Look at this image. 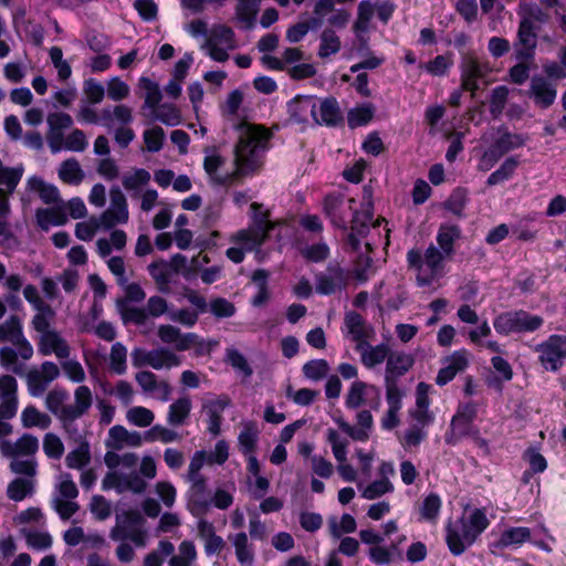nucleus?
I'll list each match as a JSON object with an SVG mask.
<instances>
[{
    "label": "nucleus",
    "instance_id": "nucleus-21",
    "mask_svg": "<svg viewBox=\"0 0 566 566\" xmlns=\"http://www.w3.org/2000/svg\"><path fill=\"white\" fill-rule=\"evenodd\" d=\"M518 40L514 44L515 57L518 61L533 59L537 44V35L534 23L525 18L521 21L517 33Z\"/></svg>",
    "mask_w": 566,
    "mask_h": 566
},
{
    "label": "nucleus",
    "instance_id": "nucleus-43",
    "mask_svg": "<svg viewBox=\"0 0 566 566\" xmlns=\"http://www.w3.org/2000/svg\"><path fill=\"white\" fill-rule=\"evenodd\" d=\"M317 124L335 125L342 119V111L334 97L317 101Z\"/></svg>",
    "mask_w": 566,
    "mask_h": 566
},
{
    "label": "nucleus",
    "instance_id": "nucleus-49",
    "mask_svg": "<svg viewBox=\"0 0 566 566\" xmlns=\"http://www.w3.org/2000/svg\"><path fill=\"white\" fill-rule=\"evenodd\" d=\"M198 557L197 548L193 542L182 541L178 546V552L168 562L169 566H195Z\"/></svg>",
    "mask_w": 566,
    "mask_h": 566
},
{
    "label": "nucleus",
    "instance_id": "nucleus-19",
    "mask_svg": "<svg viewBox=\"0 0 566 566\" xmlns=\"http://www.w3.org/2000/svg\"><path fill=\"white\" fill-rule=\"evenodd\" d=\"M231 406L228 395H209L202 400L201 410L208 420V431L218 436L221 429L222 415Z\"/></svg>",
    "mask_w": 566,
    "mask_h": 566
},
{
    "label": "nucleus",
    "instance_id": "nucleus-60",
    "mask_svg": "<svg viewBox=\"0 0 566 566\" xmlns=\"http://www.w3.org/2000/svg\"><path fill=\"white\" fill-rule=\"evenodd\" d=\"M356 527V520L347 513L343 514L339 521L336 517L328 520L329 533L334 538H340L343 534L353 533Z\"/></svg>",
    "mask_w": 566,
    "mask_h": 566
},
{
    "label": "nucleus",
    "instance_id": "nucleus-12",
    "mask_svg": "<svg viewBox=\"0 0 566 566\" xmlns=\"http://www.w3.org/2000/svg\"><path fill=\"white\" fill-rule=\"evenodd\" d=\"M0 343H11L19 348L20 358L29 360L33 356V347L23 333V317L18 313L11 314L0 323Z\"/></svg>",
    "mask_w": 566,
    "mask_h": 566
},
{
    "label": "nucleus",
    "instance_id": "nucleus-8",
    "mask_svg": "<svg viewBox=\"0 0 566 566\" xmlns=\"http://www.w3.org/2000/svg\"><path fill=\"white\" fill-rule=\"evenodd\" d=\"M252 209V224L248 229H242L231 237V242L242 243L245 250H254L259 248L265 240L269 231L273 224L269 220L268 211L262 209V206L253 202Z\"/></svg>",
    "mask_w": 566,
    "mask_h": 566
},
{
    "label": "nucleus",
    "instance_id": "nucleus-52",
    "mask_svg": "<svg viewBox=\"0 0 566 566\" xmlns=\"http://www.w3.org/2000/svg\"><path fill=\"white\" fill-rule=\"evenodd\" d=\"M340 49V38L333 29H325L319 36L318 56L322 59L329 57L338 53Z\"/></svg>",
    "mask_w": 566,
    "mask_h": 566
},
{
    "label": "nucleus",
    "instance_id": "nucleus-64",
    "mask_svg": "<svg viewBox=\"0 0 566 566\" xmlns=\"http://www.w3.org/2000/svg\"><path fill=\"white\" fill-rule=\"evenodd\" d=\"M126 420L133 426L145 428L154 422L155 413L146 407L136 406L127 410Z\"/></svg>",
    "mask_w": 566,
    "mask_h": 566
},
{
    "label": "nucleus",
    "instance_id": "nucleus-27",
    "mask_svg": "<svg viewBox=\"0 0 566 566\" xmlns=\"http://www.w3.org/2000/svg\"><path fill=\"white\" fill-rule=\"evenodd\" d=\"M133 120V109L125 104L106 106L101 111L99 115L101 125L108 129L129 125Z\"/></svg>",
    "mask_w": 566,
    "mask_h": 566
},
{
    "label": "nucleus",
    "instance_id": "nucleus-56",
    "mask_svg": "<svg viewBox=\"0 0 566 566\" xmlns=\"http://www.w3.org/2000/svg\"><path fill=\"white\" fill-rule=\"evenodd\" d=\"M23 171L24 169L22 166H0V186L2 187L1 189L4 191V193L10 195L15 190L22 178Z\"/></svg>",
    "mask_w": 566,
    "mask_h": 566
},
{
    "label": "nucleus",
    "instance_id": "nucleus-16",
    "mask_svg": "<svg viewBox=\"0 0 566 566\" xmlns=\"http://www.w3.org/2000/svg\"><path fill=\"white\" fill-rule=\"evenodd\" d=\"M60 375V367L49 360L43 361L38 368L30 369L25 377L29 395L34 398L41 397L50 384L56 380Z\"/></svg>",
    "mask_w": 566,
    "mask_h": 566
},
{
    "label": "nucleus",
    "instance_id": "nucleus-41",
    "mask_svg": "<svg viewBox=\"0 0 566 566\" xmlns=\"http://www.w3.org/2000/svg\"><path fill=\"white\" fill-rule=\"evenodd\" d=\"M461 230L455 224H441L437 234L439 250L451 258L454 253V242L460 238Z\"/></svg>",
    "mask_w": 566,
    "mask_h": 566
},
{
    "label": "nucleus",
    "instance_id": "nucleus-32",
    "mask_svg": "<svg viewBox=\"0 0 566 566\" xmlns=\"http://www.w3.org/2000/svg\"><path fill=\"white\" fill-rule=\"evenodd\" d=\"M157 334L164 344L174 345L179 352L189 349L190 344L197 339L195 333L182 334L178 327L169 324L159 325Z\"/></svg>",
    "mask_w": 566,
    "mask_h": 566
},
{
    "label": "nucleus",
    "instance_id": "nucleus-36",
    "mask_svg": "<svg viewBox=\"0 0 566 566\" xmlns=\"http://www.w3.org/2000/svg\"><path fill=\"white\" fill-rule=\"evenodd\" d=\"M38 226L48 231L51 227L63 226L67 222L69 217L61 205L46 209H39L35 213Z\"/></svg>",
    "mask_w": 566,
    "mask_h": 566
},
{
    "label": "nucleus",
    "instance_id": "nucleus-38",
    "mask_svg": "<svg viewBox=\"0 0 566 566\" xmlns=\"http://www.w3.org/2000/svg\"><path fill=\"white\" fill-rule=\"evenodd\" d=\"M20 421L23 428H39L41 430L48 429L52 423L51 417L33 405L27 406L21 411Z\"/></svg>",
    "mask_w": 566,
    "mask_h": 566
},
{
    "label": "nucleus",
    "instance_id": "nucleus-24",
    "mask_svg": "<svg viewBox=\"0 0 566 566\" xmlns=\"http://www.w3.org/2000/svg\"><path fill=\"white\" fill-rule=\"evenodd\" d=\"M224 164V158L218 153L216 148H206L203 158V168L209 176L211 182L216 185L231 184L234 179L243 175H237L235 170L232 174L221 175L220 167Z\"/></svg>",
    "mask_w": 566,
    "mask_h": 566
},
{
    "label": "nucleus",
    "instance_id": "nucleus-40",
    "mask_svg": "<svg viewBox=\"0 0 566 566\" xmlns=\"http://www.w3.org/2000/svg\"><path fill=\"white\" fill-rule=\"evenodd\" d=\"M57 175L64 184L72 186H78L85 178V172L76 158H69L62 161L59 166Z\"/></svg>",
    "mask_w": 566,
    "mask_h": 566
},
{
    "label": "nucleus",
    "instance_id": "nucleus-39",
    "mask_svg": "<svg viewBox=\"0 0 566 566\" xmlns=\"http://www.w3.org/2000/svg\"><path fill=\"white\" fill-rule=\"evenodd\" d=\"M229 541L234 547L238 562L241 565H251L254 560V548L248 535L244 532H240L230 535Z\"/></svg>",
    "mask_w": 566,
    "mask_h": 566
},
{
    "label": "nucleus",
    "instance_id": "nucleus-61",
    "mask_svg": "<svg viewBox=\"0 0 566 566\" xmlns=\"http://www.w3.org/2000/svg\"><path fill=\"white\" fill-rule=\"evenodd\" d=\"M181 437L177 431L166 428L161 424L153 426L144 434V440L147 442L159 441L161 443H171L179 441Z\"/></svg>",
    "mask_w": 566,
    "mask_h": 566
},
{
    "label": "nucleus",
    "instance_id": "nucleus-6",
    "mask_svg": "<svg viewBox=\"0 0 566 566\" xmlns=\"http://www.w3.org/2000/svg\"><path fill=\"white\" fill-rule=\"evenodd\" d=\"M1 454L10 458V470L14 474L35 476L38 462L35 453L39 450V440L36 437L24 433L17 441L2 443Z\"/></svg>",
    "mask_w": 566,
    "mask_h": 566
},
{
    "label": "nucleus",
    "instance_id": "nucleus-48",
    "mask_svg": "<svg viewBox=\"0 0 566 566\" xmlns=\"http://www.w3.org/2000/svg\"><path fill=\"white\" fill-rule=\"evenodd\" d=\"M28 185L31 190H34L39 193L41 200L44 203H57L61 202L60 191L53 186L45 184L42 178L33 176L28 179Z\"/></svg>",
    "mask_w": 566,
    "mask_h": 566
},
{
    "label": "nucleus",
    "instance_id": "nucleus-17",
    "mask_svg": "<svg viewBox=\"0 0 566 566\" xmlns=\"http://www.w3.org/2000/svg\"><path fill=\"white\" fill-rule=\"evenodd\" d=\"M104 223V230H111L117 224H125L129 219L126 197L117 187L111 189V202L108 208L99 216Z\"/></svg>",
    "mask_w": 566,
    "mask_h": 566
},
{
    "label": "nucleus",
    "instance_id": "nucleus-47",
    "mask_svg": "<svg viewBox=\"0 0 566 566\" xmlns=\"http://www.w3.org/2000/svg\"><path fill=\"white\" fill-rule=\"evenodd\" d=\"M150 179L151 176L146 169L137 168L126 174L122 184L127 191L133 192L132 197L135 198L144 191L143 188L149 184Z\"/></svg>",
    "mask_w": 566,
    "mask_h": 566
},
{
    "label": "nucleus",
    "instance_id": "nucleus-34",
    "mask_svg": "<svg viewBox=\"0 0 566 566\" xmlns=\"http://www.w3.org/2000/svg\"><path fill=\"white\" fill-rule=\"evenodd\" d=\"M345 327L347 336L356 342V344L367 342L373 334V328L368 326L361 315L356 312L346 314Z\"/></svg>",
    "mask_w": 566,
    "mask_h": 566
},
{
    "label": "nucleus",
    "instance_id": "nucleus-18",
    "mask_svg": "<svg viewBox=\"0 0 566 566\" xmlns=\"http://www.w3.org/2000/svg\"><path fill=\"white\" fill-rule=\"evenodd\" d=\"M69 392L64 388H53L45 396V408L56 417L66 433L73 434L71 415L69 412Z\"/></svg>",
    "mask_w": 566,
    "mask_h": 566
},
{
    "label": "nucleus",
    "instance_id": "nucleus-11",
    "mask_svg": "<svg viewBox=\"0 0 566 566\" xmlns=\"http://www.w3.org/2000/svg\"><path fill=\"white\" fill-rule=\"evenodd\" d=\"M461 90L471 92L472 95L479 90V83H488V76L492 72L488 61L480 60L473 53H465L459 65Z\"/></svg>",
    "mask_w": 566,
    "mask_h": 566
},
{
    "label": "nucleus",
    "instance_id": "nucleus-46",
    "mask_svg": "<svg viewBox=\"0 0 566 566\" xmlns=\"http://www.w3.org/2000/svg\"><path fill=\"white\" fill-rule=\"evenodd\" d=\"M357 488L360 492L361 497L369 501L379 499L395 491L392 482L387 479H378L366 485L363 483H358Z\"/></svg>",
    "mask_w": 566,
    "mask_h": 566
},
{
    "label": "nucleus",
    "instance_id": "nucleus-54",
    "mask_svg": "<svg viewBox=\"0 0 566 566\" xmlns=\"http://www.w3.org/2000/svg\"><path fill=\"white\" fill-rule=\"evenodd\" d=\"M91 462V450L87 442H81L65 457V464L70 469L83 470Z\"/></svg>",
    "mask_w": 566,
    "mask_h": 566
},
{
    "label": "nucleus",
    "instance_id": "nucleus-42",
    "mask_svg": "<svg viewBox=\"0 0 566 566\" xmlns=\"http://www.w3.org/2000/svg\"><path fill=\"white\" fill-rule=\"evenodd\" d=\"M368 391L377 392V388L364 381H354L346 395L345 406L347 409H358L366 403Z\"/></svg>",
    "mask_w": 566,
    "mask_h": 566
},
{
    "label": "nucleus",
    "instance_id": "nucleus-30",
    "mask_svg": "<svg viewBox=\"0 0 566 566\" xmlns=\"http://www.w3.org/2000/svg\"><path fill=\"white\" fill-rule=\"evenodd\" d=\"M355 349L360 355V361L367 369H374L387 360L390 348L387 344L370 345L367 342L356 344Z\"/></svg>",
    "mask_w": 566,
    "mask_h": 566
},
{
    "label": "nucleus",
    "instance_id": "nucleus-14",
    "mask_svg": "<svg viewBox=\"0 0 566 566\" xmlns=\"http://www.w3.org/2000/svg\"><path fill=\"white\" fill-rule=\"evenodd\" d=\"M355 199H346L340 195H329L325 198L324 210L332 222L338 228H345L350 220L353 229L358 223V214L355 212Z\"/></svg>",
    "mask_w": 566,
    "mask_h": 566
},
{
    "label": "nucleus",
    "instance_id": "nucleus-29",
    "mask_svg": "<svg viewBox=\"0 0 566 566\" xmlns=\"http://www.w3.org/2000/svg\"><path fill=\"white\" fill-rule=\"evenodd\" d=\"M93 391L86 385H78L73 392V403L69 405L73 433L76 432L74 422L88 412L93 406Z\"/></svg>",
    "mask_w": 566,
    "mask_h": 566
},
{
    "label": "nucleus",
    "instance_id": "nucleus-10",
    "mask_svg": "<svg viewBox=\"0 0 566 566\" xmlns=\"http://www.w3.org/2000/svg\"><path fill=\"white\" fill-rule=\"evenodd\" d=\"M235 34L227 25H214L207 35L201 50L213 61L223 63L229 60V52L237 49Z\"/></svg>",
    "mask_w": 566,
    "mask_h": 566
},
{
    "label": "nucleus",
    "instance_id": "nucleus-20",
    "mask_svg": "<svg viewBox=\"0 0 566 566\" xmlns=\"http://www.w3.org/2000/svg\"><path fill=\"white\" fill-rule=\"evenodd\" d=\"M135 380L145 395L153 397L161 402L170 399L172 388L167 380H158L157 375L151 371L143 370L135 375Z\"/></svg>",
    "mask_w": 566,
    "mask_h": 566
},
{
    "label": "nucleus",
    "instance_id": "nucleus-5",
    "mask_svg": "<svg viewBox=\"0 0 566 566\" xmlns=\"http://www.w3.org/2000/svg\"><path fill=\"white\" fill-rule=\"evenodd\" d=\"M450 259L447 254L430 244L424 253L418 249H411L407 252L408 266L416 271V280L419 286L431 285L441 277L444 272V262Z\"/></svg>",
    "mask_w": 566,
    "mask_h": 566
},
{
    "label": "nucleus",
    "instance_id": "nucleus-35",
    "mask_svg": "<svg viewBox=\"0 0 566 566\" xmlns=\"http://www.w3.org/2000/svg\"><path fill=\"white\" fill-rule=\"evenodd\" d=\"M187 480L190 483V489L188 491L189 504L192 506V509L198 511L207 510L210 505V500L207 494L206 478H187Z\"/></svg>",
    "mask_w": 566,
    "mask_h": 566
},
{
    "label": "nucleus",
    "instance_id": "nucleus-55",
    "mask_svg": "<svg viewBox=\"0 0 566 566\" xmlns=\"http://www.w3.org/2000/svg\"><path fill=\"white\" fill-rule=\"evenodd\" d=\"M530 541L531 530L528 527H510L501 534L497 546L504 548L512 545H522Z\"/></svg>",
    "mask_w": 566,
    "mask_h": 566
},
{
    "label": "nucleus",
    "instance_id": "nucleus-26",
    "mask_svg": "<svg viewBox=\"0 0 566 566\" xmlns=\"http://www.w3.org/2000/svg\"><path fill=\"white\" fill-rule=\"evenodd\" d=\"M338 427L355 441H366L370 436L374 419L368 410H361L356 415L357 426H352L343 419L336 420Z\"/></svg>",
    "mask_w": 566,
    "mask_h": 566
},
{
    "label": "nucleus",
    "instance_id": "nucleus-23",
    "mask_svg": "<svg viewBox=\"0 0 566 566\" xmlns=\"http://www.w3.org/2000/svg\"><path fill=\"white\" fill-rule=\"evenodd\" d=\"M443 367L439 370L436 382L439 386H444L450 382L459 373L467 369L469 366V353L465 349L453 352L443 360Z\"/></svg>",
    "mask_w": 566,
    "mask_h": 566
},
{
    "label": "nucleus",
    "instance_id": "nucleus-37",
    "mask_svg": "<svg viewBox=\"0 0 566 566\" xmlns=\"http://www.w3.org/2000/svg\"><path fill=\"white\" fill-rule=\"evenodd\" d=\"M192 402L190 397L184 396L175 400L168 408L167 423L171 427L184 426L190 416Z\"/></svg>",
    "mask_w": 566,
    "mask_h": 566
},
{
    "label": "nucleus",
    "instance_id": "nucleus-1",
    "mask_svg": "<svg viewBox=\"0 0 566 566\" xmlns=\"http://www.w3.org/2000/svg\"><path fill=\"white\" fill-rule=\"evenodd\" d=\"M238 142L234 147L235 174L248 176L263 164L264 154L270 149L272 134L261 125L242 123L237 127Z\"/></svg>",
    "mask_w": 566,
    "mask_h": 566
},
{
    "label": "nucleus",
    "instance_id": "nucleus-4",
    "mask_svg": "<svg viewBox=\"0 0 566 566\" xmlns=\"http://www.w3.org/2000/svg\"><path fill=\"white\" fill-rule=\"evenodd\" d=\"M490 521L482 509L465 510L446 527V543L454 556L463 554L489 527Z\"/></svg>",
    "mask_w": 566,
    "mask_h": 566
},
{
    "label": "nucleus",
    "instance_id": "nucleus-57",
    "mask_svg": "<svg viewBox=\"0 0 566 566\" xmlns=\"http://www.w3.org/2000/svg\"><path fill=\"white\" fill-rule=\"evenodd\" d=\"M151 119L167 126H177L181 122V114L175 105L161 104L151 112Z\"/></svg>",
    "mask_w": 566,
    "mask_h": 566
},
{
    "label": "nucleus",
    "instance_id": "nucleus-7",
    "mask_svg": "<svg viewBox=\"0 0 566 566\" xmlns=\"http://www.w3.org/2000/svg\"><path fill=\"white\" fill-rule=\"evenodd\" d=\"M395 11V6L389 1L361 0L357 6L356 19L353 23V32L357 42L359 43V52L368 51V33L371 30V21L375 14L382 23H387Z\"/></svg>",
    "mask_w": 566,
    "mask_h": 566
},
{
    "label": "nucleus",
    "instance_id": "nucleus-33",
    "mask_svg": "<svg viewBox=\"0 0 566 566\" xmlns=\"http://www.w3.org/2000/svg\"><path fill=\"white\" fill-rule=\"evenodd\" d=\"M412 355L403 352L390 353L386 360L385 380H397L403 376L413 365Z\"/></svg>",
    "mask_w": 566,
    "mask_h": 566
},
{
    "label": "nucleus",
    "instance_id": "nucleus-28",
    "mask_svg": "<svg viewBox=\"0 0 566 566\" xmlns=\"http://www.w3.org/2000/svg\"><path fill=\"white\" fill-rule=\"evenodd\" d=\"M316 292L329 295L346 286V275L340 268H328L326 272L315 277Z\"/></svg>",
    "mask_w": 566,
    "mask_h": 566
},
{
    "label": "nucleus",
    "instance_id": "nucleus-3",
    "mask_svg": "<svg viewBox=\"0 0 566 566\" xmlns=\"http://www.w3.org/2000/svg\"><path fill=\"white\" fill-rule=\"evenodd\" d=\"M144 520L139 512L123 511L115 516V525L109 531V538L117 543L116 558L128 564L136 557L135 549L147 544V532L143 528Z\"/></svg>",
    "mask_w": 566,
    "mask_h": 566
},
{
    "label": "nucleus",
    "instance_id": "nucleus-50",
    "mask_svg": "<svg viewBox=\"0 0 566 566\" xmlns=\"http://www.w3.org/2000/svg\"><path fill=\"white\" fill-rule=\"evenodd\" d=\"M259 438V430L254 422L247 421L242 423V429L239 433L238 441L239 448L243 454L254 453Z\"/></svg>",
    "mask_w": 566,
    "mask_h": 566
},
{
    "label": "nucleus",
    "instance_id": "nucleus-22",
    "mask_svg": "<svg viewBox=\"0 0 566 566\" xmlns=\"http://www.w3.org/2000/svg\"><path fill=\"white\" fill-rule=\"evenodd\" d=\"M528 96L533 98L535 105L546 109L551 107L557 96L555 84L542 75H535L531 80Z\"/></svg>",
    "mask_w": 566,
    "mask_h": 566
},
{
    "label": "nucleus",
    "instance_id": "nucleus-63",
    "mask_svg": "<svg viewBox=\"0 0 566 566\" xmlns=\"http://www.w3.org/2000/svg\"><path fill=\"white\" fill-rule=\"evenodd\" d=\"M61 369L65 377L75 384L82 385L86 379V373L82 364L75 358H64L61 360Z\"/></svg>",
    "mask_w": 566,
    "mask_h": 566
},
{
    "label": "nucleus",
    "instance_id": "nucleus-62",
    "mask_svg": "<svg viewBox=\"0 0 566 566\" xmlns=\"http://www.w3.org/2000/svg\"><path fill=\"white\" fill-rule=\"evenodd\" d=\"M261 0H239L235 14L240 22L247 27L252 25L260 9Z\"/></svg>",
    "mask_w": 566,
    "mask_h": 566
},
{
    "label": "nucleus",
    "instance_id": "nucleus-59",
    "mask_svg": "<svg viewBox=\"0 0 566 566\" xmlns=\"http://www.w3.org/2000/svg\"><path fill=\"white\" fill-rule=\"evenodd\" d=\"M518 166V160L515 157L506 158L503 164L493 171L488 180V186L492 187L511 179Z\"/></svg>",
    "mask_w": 566,
    "mask_h": 566
},
{
    "label": "nucleus",
    "instance_id": "nucleus-13",
    "mask_svg": "<svg viewBox=\"0 0 566 566\" xmlns=\"http://www.w3.org/2000/svg\"><path fill=\"white\" fill-rule=\"evenodd\" d=\"M476 417V407L472 402L460 405L451 419L450 430L446 434L448 444H457L462 438L476 433L473 421Z\"/></svg>",
    "mask_w": 566,
    "mask_h": 566
},
{
    "label": "nucleus",
    "instance_id": "nucleus-31",
    "mask_svg": "<svg viewBox=\"0 0 566 566\" xmlns=\"http://www.w3.org/2000/svg\"><path fill=\"white\" fill-rule=\"evenodd\" d=\"M289 113L298 123H306L311 118L318 122L317 99L313 96H298L290 102Z\"/></svg>",
    "mask_w": 566,
    "mask_h": 566
},
{
    "label": "nucleus",
    "instance_id": "nucleus-51",
    "mask_svg": "<svg viewBox=\"0 0 566 566\" xmlns=\"http://www.w3.org/2000/svg\"><path fill=\"white\" fill-rule=\"evenodd\" d=\"M369 559L376 565H388L400 557L397 544L390 546L376 545L368 549Z\"/></svg>",
    "mask_w": 566,
    "mask_h": 566
},
{
    "label": "nucleus",
    "instance_id": "nucleus-15",
    "mask_svg": "<svg viewBox=\"0 0 566 566\" xmlns=\"http://www.w3.org/2000/svg\"><path fill=\"white\" fill-rule=\"evenodd\" d=\"M538 359L546 370L557 371L566 358V336L552 335L535 347Z\"/></svg>",
    "mask_w": 566,
    "mask_h": 566
},
{
    "label": "nucleus",
    "instance_id": "nucleus-44",
    "mask_svg": "<svg viewBox=\"0 0 566 566\" xmlns=\"http://www.w3.org/2000/svg\"><path fill=\"white\" fill-rule=\"evenodd\" d=\"M181 364V359L172 350L159 347L150 350L149 367L160 370L170 369Z\"/></svg>",
    "mask_w": 566,
    "mask_h": 566
},
{
    "label": "nucleus",
    "instance_id": "nucleus-25",
    "mask_svg": "<svg viewBox=\"0 0 566 566\" xmlns=\"http://www.w3.org/2000/svg\"><path fill=\"white\" fill-rule=\"evenodd\" d=\"M38 350L42 355L54 354L60 360L69 358L71 355L70 345L55 329L46 332L44 335H40Z\"/></svg>",
    "mask_w": 566,
    "mask_h": 566
},
{
    "label": "nucleus",
    "instance_id": "nucleus-2",
    "mask_svg": "<svg viewBox=\"0 0 566 566\" xmlns=\"http://www.w3.org/2000/svg\"><path fill=\"white\" fill-rule=\"evenodd\" d=\"M104 462L108 468V472L102 480L104 491L114 490L118 494L125 492L142 494L146 491L147 482L137 472L139 457L135 452L107 451Z\"/></svg>",
    "mask_w": 566,
    "mask_h": 566
},
{
    "label": "nucleus",
    "instance_id": "nucleus-53",
    "mask_svg": "<svg viewBox=\"0 0 566 566\" xmlns=\"http://www.w3.org/2000/svg\"><path fill=\"white\" fill-rule=\"evenodd\" d=\"M442 506V500L437 493H430L422 500L419 512L421 520L437 523Z\"/></svg>",
    "mask_w": 566,
    "mask_h": 566
},
{
    "label": "nucleus",
    "instance_id": "nucleus-45",
    "mask_svg": "<svg viewBox=\"0 0 566 566\" xmlns=\"http://www.w3.org/2000/svg\"><path fill=\"white\" fill-rule=\"evenodd\" d=\"M34 486V476L17 478L9 483L7 495L10 500L20 502L33 494Z\"/></svg>",
    "mask_w": 566,
    "mask_h": 566
},
{
    "label": "nucleus",
    "instance_id": "nucleus-58",
    "mask_svg": "<svg viewBox=\"0 0 566 566\" xmlns=\"http://www.w3.org/2000/svg\"><path fill=\"white\" fill-rule=\"evenodd\" d=\"M109 369L116 375H124L127 370V348L119 342L112 345Z\"/></svg>",
    "mask_w": 566,
    "mask_h": 566
},
{
    "label": "nucleus",
    "instance_id": "nucleus-9",
    "mask_svg": "<svg viewBox=\"0 0 566 566\" xmlns=\"http://www.w3.org/2000/svg\"><path fill=\"white\" fill-rule=\"evenodd\" d=\"M543 323V317L533 315L523 310L503 312L493 319V326L496 333L505 336L513 333L535 332Z\"/></svg>",
    "mask_w": 566,
    "mask_h": 566
}]
</instances>
